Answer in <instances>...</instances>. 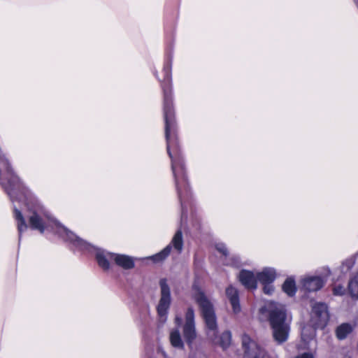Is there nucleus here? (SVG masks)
Here are the masks:
<instances>
[{
  "label": "nucleus",
  "mask_w": 358,
  "mask_h": 358,
  "mask_svg": "<svg viewBox=\"0 0 358 358\" xmlns=\"http://www.w3.org/2000/svg\"><path fill=\"white\" fill-rule=\"evenodd\" d=\"M313 313H329L328 306L323 302H317L313 306Z\"/></svg>",
  "instance_id": "4be33fe9"
},
{
  "label": "nucleus",
  "mask_w": 358,
  "mask_h": 358,
  "mask_svg": "<svg viewBox=\"0 0 358 358\" xmlns=\"http://www.w3.org/2000/svg\"><path fill=\"white\" fill-rule=\"evenodd\" d=\"M285 306L274 301H266L259 309V313H286Z\"/></svg>",
  "instance_id": "9b49d317"
},
{
  "label": "nucleus",
  "mask_w": 358,
  "mask_h": 358,
  "mask_svg": "<svg viewBox=\"0 0 358 358\" xmlns=\"http://www.w3.org/2000/svg\"><path fill=\"white\" fill-rule=\"evenodd\" d=\"M175 322L176 325L182 327L185 341L191 348L197 338L194 315H177Z\"/></svg>",
  "instance_id": "7ed1b4c3"
},
{
  "label": "nucleus",
  "mask_w": 358,
  "mask_h": 358,
  "mask_svg": "<svg viewBox=\"0 0 358 358\" xmlns=\"http://www.w3.org/2000/svg\"><path fill=\"white\" fill-rule=\"evenodd\" d=\"M355 3H356L357 8H358V0H354Z\"/></svg>",
  "instance_id": "2f4dec72"
},
{
  "label": "nucleus",
  "mask_w": 358,
  "mask_h": 358,
  "mask_svg": "<svg viewBox=\"0 0 358 358\" xmlns=\"http://www.w3.org/2000/svg\"><path fill=\"white\" fill-rule=\"evenodd\" d=\"M241 262L239 258L238 257H234L231 259V262H227V265H231L232 266L238 267L240 266Z\"/></svg>",
  "instance_id": "a878e982"
},
{
  "label": "nucleus",
  "mask_w": 358,
  "mask_h": 358,
  "mask_svg": "<svg viewBox=\"0 0 358 358\" xmlns=\"http://www.w3.org/2000/svg\"><path fill=\"white\" fill-rule=\"evenodd\" d=\"M203 320L208 329V336L213 339L215 336L217 327L215 315H203Z\"/></svg>",
  "instance_id": "4468645a"
},
{
  "label": "nucleus",
  "mask_w": 358,
  "mask_h": 358,
  "mask_svg": "<svg viewBox=\"0 0 358 358\" xmlns=\"http://www.w3.org/2000/svg\"><path fill=\"white\" fill-rule=\"evenodd\" d=\"M282 289L289 297L296 295L297 287L294 276H289L285 279L282 285Z\"/></svg>",
  "instance_id": "2eb2a0df"
},
{
  "label": "nucleus",
  "mask_w": 358,
  "mask_h": 358,
  "mask_svg": "<svg viewBox=\"0 0 358 358\" xmlns=\"http://www.w3.org/2000/svg\"><path fill=\"white\" fill-rule=\"evenodd\" d=\"M187 313H194V310L192 308H189Z\"/></svg>",
  "instance_id": "c85d7f7f"
},
{
  "label": "nucleus",
  "mask_w": 358,
  "mask_h": 358,
  "mask_svg": "<svg viewBox=\"0 0 358 358\" xmlns=\"http://www.w3.org/2000/svg\"><path fill=\"white\" fill-rule=\"evenodd\" d=\"M245 358H270L266 352L248 335L242 338Z\"/></svg>",
  "instance_id": "39448f33"
},
{
  "label": "nucleus",
  "mask_w": 358,
  "mask_h": 358,
  "mask_svg": "<svg viewBox=\"0 0 358 358\" xmlns=\"http://www.w3.org/2000/svg\"><path fill=\"white\" fill-rule=\"evenodd\" d=\"M225 294L230 305L231 306L234 313H239L241 308L238 290L234 286L229 285L226 288Z\"/></svg>",
  "instance_id": "9d476101"
},
{
  "label": "nucleus",
  "mask_w": 358,
  "mask_h": 358,
  "mask_svg": "<svg viewBox=\"0 0 358 358\" xmlns=\"http://www.w3.org/2000/svg\"><path fill=\"white\" fill-rule=\"evenodd\" d=\"M327 279L321 275H306L300 280V289L305 294L317 292L324 285Z\"/></svg>",
  "instance_id": "423d86ee"
},
{
  "label": "nucleus",
  "mask_w": 358,
  "mask_h": 358,
  "mask_svg": "<svg viewBox=\"0 0 358 358\" xmlns=\"http://www.w3.org/2000/svg\"><path fill=\"white\" fill-rule=\"evenodd\" d=\"M189 358H206V355L201 352H192Z\"/></svg>",
  "instance_id": "bb28decb"
},
{
  "label": "nucleus",
  "mask_w": 358,
  "mask_h": 358,
  "mask_svg": "<svg viewBox=\"0 0 358 358\" xmlns=\"http://www.w3.org/2000/svg\"><path fill=\"white\" fill-rule=\"evenodd\" d=\"M172 248L174 249L178 255H180L182 251L183 239L181 229H179L176 232L171 243L162 251L150 257L143 258V259H151L155 263L162 262L170 255Z\"/></svg>",
  "instance_id": "20e7f679"
},
{
  "label": "nucleus",
  "mask_w": 358,
  "mask_h": 358,
  "mask_svg": "<svg viewBox=\"0 0 358 358\" xmlns=\"http://www.w3.org/2000/svg\"><path fill=\"white\" fill-rule=\"evenodd\" d=\"M348 291L352 298L358 299V272L350 280L348 283Z\"/></svg>",
  "instance_id": "aec40b11"
},
{
  "label": "nucleus",
  "mask_w": 358,
  "mask_h": 358,
  "mask_svg": "<svg viewBox=\"0 0 358 358\" xmlns=\"http://www.w3.org/2000/svg\"><path fill=\"white\" fill-rule=\"evenodd\" d=\"M216 250L222 254L224 256L227 257L229 254L227 248L225 244L223 243H217L215 244Z\"/></svg>",
  "instance_id": "393cba45"
},
{
  "label": "nucleus",
  "mask_w": 358,
  "mask_h": 358,
  "mask_svg": "<svg viewBox=\"0 0 358 358\" xmlns=\"http://www.w3.org/2000/svg\"><path fill=\"white\" fill-rule=\"evenodd\" d=\"M166 315H165V314L161 315V317H162V320H166Z\"/></svg>",
  "instance_id": "c756f323"
},
{
  "label": "nucleus",
  "mask_w": 358,
  "mask_h": 358,
  "mask_svg": "<svg viewBox=\"0 0 358 358\" xmlns=\"http://www.w3.org/2000/svg\"><path fill=\"white\" fill-rule=\"evenodd\" d=\"M161 288V298L157 306V313H167L171 304V291L166 279L162 278L159 281Z\"/></svg>",
  "instance_id": "6e6552de"
},
{
  "label": "nucleus",
  "mask_w": 358,
  "mask_h": 358,
  "mask_svg": "<svg viewBox=\"0 0 358 358\" xmlns=\"http://www.w3.org/2000/svg\"><path fill=\"white\" fill-rule=\"evenodd\" d=\"M169 341L171 345L173 348L180 350L184 348V342L178 329H173L171 330L169 334Z\"/></svg>",
  "instance_id": "a211bd4d"
},
{
  "label": "nucleus",
  "mask_w": 358,
  "mask_h": 358,
  "mask_svg": "<svg viewBox=\"0 0 358 358\" xmlns=\"http://www.w3.org/2000/svg\"><path fill=\"white\" fill-rule=\"evenodd\" d=\"M113 256L115 263L124 269H131L135 266L134 259L130 256L116 253Z\"/></svg>",
  "instance_id": "ddd939ff"
},
{
  "label": "nucleus",
  "mask_w": 358,
  "mask_h": 358,
  "mask_svg": "<svg viewBox=\"0 0 358 358\" xmlns=\"http://www.w3.org/2000/svg\"><path fill=\"white\" fill-rule=\"evenodd\" d=\"M356 256H352L348 259H346L340 266L341 273L345 275L352 268L355 264Z\"/></svg>",
  "instance_id": "412c9836"
},
{
  "label": "nucleus",
  "mask_w": 358,
  "mask_h": 358,
  "mask_svg": "<svg viewBox=\"0 0 358 358\" xmlns=\"http://www.w3.org/2000/svg\"><path fill=\"white\" fill-rule=\"evenodd\" d=\"M193 299L198 304L201 313H215L212 300L197 285H193Z\"/></svg>",
  "instance_id": "0eeeda50"
},
{
  "label": "nucleus",
  "mask_w": 358,
  "mask_h": 358,
  "mask_svg": "<svg viewBox=\"0 0 358 358\" xmlns=\"http://www.w3.org/2000/svg\"><path fill=\"white\" fill-rule=\"evenodd\" d=\"M268 320L272 329L274 340L278 344L287 341L292 322L291 315H268Z\"/></svg>",
  "instance_id": "f03ea898"
},
{
  "label": "nucleus",
  "mask_w": 358,
  "mask_h": 358,
  "mask_svg": "<svg viewBox=\"0 0 358 358\" xmlns=\"http://www.w3.org/2000/svg\"><path fill=\"white\" fill-rule=\"evenodd\" d=\"M329 322V315H311L310 325L314 329H324Z\"/></svg>",
  "instance_id": "dca6fc26"
},
{
  "label": "nucleus",
  "mask_w": 358,
  "mask_h": 358,
  "mask_svg": "<svg viewBox=\"0 0 358 358\" xmlns=\"http://www.w3.org/2000/svg\"><path fill=\"white\" fill-rule=\"evenodd\" d=\"M355 325L350 323H343L339 325L336 330V335L338 339L343 340L347 338V336L350 334L353 329H355Z\"/></svg>",
  "instance_id": "f3484780"
},
{
  "label": "nucleus",
  "mask_w": 358,
  "mask_h": 358,
  "mask_svg": "<svg viewBox=\"0 0 358 358\" xmlns=\"http://www.w3.org/2000/svg\"><path fill=\"white\" fill-rule=\"evenodd\" d=\"M334 295L343 296L345 293V289L342 285H334L332 289Z\"/></svg>",
  "instance_id": "5701e85b"
},
{
  "label": "nucleus",
  "mask_w": 358,
  "mask_h": 358,
  "mask_svg": "<svg viewBox=\"0 0 358 358\" xmlns=\"http://www.w3.org/2000/svg\"><path fill=\"white\" fill-rule=\"evenodd\" d=\"M238 279L241 283L245 288L250 289H256L257 287L258 279L257 275L255 276L253 272L243 269L240 271Z\"/></svg>",
  "instance_id": "1a4fd4ad"
},
{
  "label": "nucleus",
  "mask_w": 358,
  "mask_h": 358,
  "mask_svg": "<svg viewBox=\"0 0 358 358\" xmlns=\"http://www.w3.org/2000/svg\"><path fill=\"white\" fill-rule=\"evenodd\" d=\"M172 57L166 55L162 73L164 78L159 80L164 95V118L165 122V138L167 153L171 161V170L175 180L178 196L181 208H187L186 201L191 198V192L186 174L177 136V124L173 103L172 92Z\"/></svg>",
  "instance_id": "f257e3e1"
},
{
  "label": "nucleus",
  "mask_w": 358,
  "mask_h": 358,
  "mask_svg": "<svg viewBox=\"0 0 358 358\" xmlns=\"http://www.w3.org/2000/svg\"><path fill=\"white\" fill-rule=\"evenodd\" d=\"M276 277V270L271 267H266L257 273V278L260 283L273 282Z\"/></svg>",
  "instance_id": "f8f14e48"
},
{
  "label": "nucleus",
  "mask_w": 358,
  "mask_h": 358,
  "mask_svg": "<svg viewBox=\"0 0 358 358\" xmlns=\"http://www.w3.org/2000/svg\"><path fill=\"white\" fill-rule=\"evenodd\" d=\"M302 358H315L314 356L310 353H303L301 355Z\"/></svg>",
  "instance_id": "cd10ccee"
},
{
  "label": "nucleus",
  "mask_w": 358,
  "mask_h": 358,
  "mask_svg": "<svg viewBox=\"0 0 358 358\" xmlns=\"http://www.w3.org/2000/svg\"><path fill=\"white\" fill-rule=\"evenodd\" d=\"M212 340L215 344L219 345L223 350H226L231 344V332L229 331H225L221 334L217 341H215V338H214V337H213Z\"/></svg>",
  "instance_id": "6ab92c4d"
},
{
  "label": "nucleus",
  "mask_w": 358,
  "mask_h": 358,
  "mask_svg": "<svg viewBox=\"0 0 358 358\" xmlns=\"http://www.w3.org/2000/svg\"><path fill=\"white\" fill-rule=\"evenodd\" d=\"M154 73H155V76L157 77V71H155Z\"/></svg>",
  "instance_id": "473e14b6"
},
{
  "label": "nucleus",
  "mask_w": 358,
  "mask_h": 358,
  "mask_svg": "<svg viewBox=\"0 0 358 358\" xmlns=\"http://www.w3.org/2000/svg\"><path fill=\"white\" fill-rule=\"evenodd\" d=\"M345 358H350V357H345Z\"/></svg>",
  "instance_id": "72a5a7b5"
},
{
  "label": "nucleus",
  "mask_w": 358,
  "mask_h": 358,
  "mask_svg": "<svg viewBox=\"0 0 358 358\" xmlns=\"http://www.w3.org/2000/svg\"><path fill=\"white\" fill-rule=\"evenodd\" d=\"M306 327H303L302 329V334L303 335L305 334Z\"/></svg>",
  "instance_id": "7c9ffc66"
},
{
  "label": "nucleus",
  "mask_w": 358,
  "mask_h": 358,
  "mask_svg": "<svg viewBox=\"0 0 358 358\" xmlns=\"http://www.w3.org/2000/svg\"><path fill=\"white\" fill-rule=\"evenodd\" d=\"M263 285V291L264 293L268 295H271L274 292V286L273 285V282L268 283H261Z\"/></svg>",
  "instance_id": "b1692460"
}]
</instances>
